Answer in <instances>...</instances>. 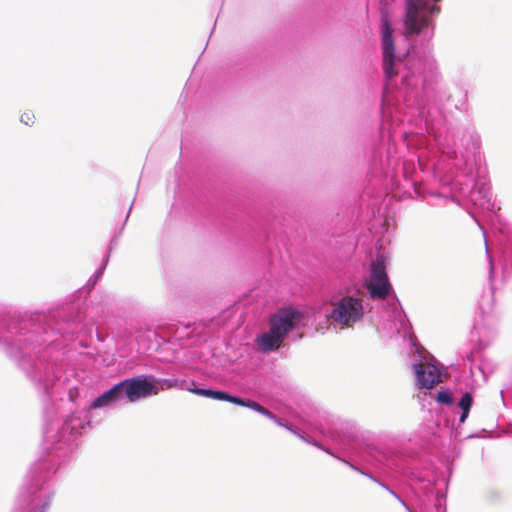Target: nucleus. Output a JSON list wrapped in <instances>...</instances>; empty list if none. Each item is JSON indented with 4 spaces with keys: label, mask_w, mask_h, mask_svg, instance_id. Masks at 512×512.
Wrapping results in <instances>:
<instances>
[{
    "label": "nucleus",
    "mask_w": 512,
    "mask_h": 512,
    "mask_svg": "<svg viewBox=\"0 0 512 512\" xmlns=\"http://www.w3.org/2000/svg\"><path fill=\"white\" fill-rule=\"evenodd\" d=\"M391 288L386 273L385 259L382 255L377 256L371 263L370 280L367 284L370 297L372 299H385L389 295Z\"/></svg>",
    "instance_id": "obj_2"
},
{
    "label": "nucleus",
    "mask_w": 512,
    "mask_h": 512,
    "mask_svg": "<svg viewBox=\"0 0 512 512\" xmlns=\"http://www.w3.org/2000/svg\"><path fill=\"white\" fill-rule=\"evenodd\" d=\"M472 405V396L470 393L463 394L460 399L459 406L462 409V414L460 416V422H464L468 416L469 410Z\"/></svg>",
    "instance_id": "obj_11"
},
{
    "label": "nucleus",
    "mask_w": 512,
    "mask_h": 512,
    "mask_svg": "<svg viewBox=\"0 0 512 512\" xmlns=\"http://www.w3.org/2000/svg\"><path fill=\"white\" fill-rule=\"evenodd\" d=\"M231 403H233L235 405L250 408V409L270 418L276 424L282 426L281 421L274 414H272L268 409H266L265 407H263L262 405H260L259 403L255 402V401L245 400V399L233 396Z\"/></svg>",
    "instance_id": "obj_8"
},
{
    "label": "nucleus",
    "mask_w": 512,
    "mask_h": 512,
    "mask_svg": "<svg viewBox=\"0 0 512 512\" xmlns=\"http://www.w3.org/2000/svg\"><path fill=\"white\" fill-rule=\"evenodd\" d=\"M119 384L123 396H125L129 402H136L142 398L157 395L159 393V387L152 379H148L147 377L126 379L121 381Z\"/></svg>",
    "instance_id": "obj_3"
},
{
    "label": "nucleus",
    "mask_w": 512,
    "mask_h": 512,
    "mask_svg": "<svg viewBox=\"0 0 512 512\" xmlns=\"http://www.w3.org/2000/svg\"><path fill=\"white\" fill-rule=\"evenodd\" d=\"M35 120V115L32 111L28 110V111H25L22 115H21V122H23L24 124L26 125H30L34 122Z\"/></svg>",
    "instance_id": "obj_13"
},
{
    "label": "nucleus",
    "mask_w": 512,
    "mask_h": 512,
    "mask_svg": "<svg viewBox=\"0 0 512 512\" xmlns=\"http://www.w3.org/2000/svg\"><path fill=\"white\" fill-rule=\"evenodd\" d=\"M123 397L120 384L114 385L111 389L105 391L97 397L90 405L91 409H97L109 405L111 402L119 400Z\"/></svg>",
    "instance_id": "obj_7"
},
{
    "label": "nucleus",
    "mask_w": 512,
    "mask_h": 512,
    "mask_svg": "<svg viewBox=\"0 0 512 512\" xmlns=\"http://www.w3.org/2000/svg\"><path fill=\"white\" fill-rule=\"evenodd\" d=\"M436 401L442 404H451L453 402L452 396L446 391L438 392L436 395Z\"/></svg>",
    "instance_id": "obj_12"
},
{
    "label": "nucleus",
    "mask_w": 512,
    "mask_h": 512,
    "mask_svg": "<svg viewBox=\"0 0 512 512\" xmlns=\"http://www.w3.org/2000/svg\"><path fill=\"white\" fill-rule=\"evenodd\" d=\"M417 385L419 388L432 389L441 381V374L438 368L430 363H419L414 365Z\"/></svg>",
    "instance_id": "obj_6"
},
{
    "label": "nucleus",
    "mask_w": 512,
    "mask_h": 512,
    "mask_svg": "<svg viewBox=\"0 0 512 512\" xmlns=\"http://www.w3.org/2000/svg\"><path fill=\"white\" fill-rule=\"evenodd\" d=\"M300 321V313L293 309L282 310L270 318V327L273 333L284 340L288 332L293 330Z\"/></svg>",
    "instance_id": "obj_5"
},
{
    "label": "nucleus",
    "mask_w": 512,
    "mask_h": 512,
    "mask_svg": "<svg viewBox=\"0 0 512 512\" xmlns=\"http://www.w3.org/2000/svg\"><path fill=\"white\" fill-rule=\"evenodd\" d=\"M392 28L388 18H382V48H383V69L387 78L394 77L397 73L394 70V40Z\"/></svg>",
    "instance_id": "obj_4"
},
{
    "label": "nucleus",
    "mask_w": 512,
    "mask_h": 512,
    "mask_svg": "<svg viewBox=\"0 0 512 512\" xmlns=\"http://www.w3.org/2000/svg\"><path fill=\"white\" fill-rule=\"evenodd\" d=\"M363 316L362 300L352 296H345L334 303L329 314L330 319L341 328L353 327Z\"/></svg>",
    "instance_id": "obj_1"
},
{
    "label": "nucleus",
    "mask_w": 512,
    "mask_h": 512,
    "mask_svg": "<svg viewBox=\"0 0 512 512\" xmlns=\"http://www.w3.org/2000/svg\"><path fill=\"white\" fill-rule=\"evenodd\" d=\"M259 348L263 352H271L277 350L283 340L280 339L279 335L273 333L271 329L268 332L263 333L257 340Z\"/></svg>",
    "instance_id": "obj_9"
},
{
    "label": "nucleus",
    "mask_w": 512,
    "mask_h": 512,
    "mask_svg": "<svg viewBox=\"0 0 512 512\" xmlns=\"http://www.w3.org/2000/svg\"><path fill=\"white\" fill-rule=\"evenodd\" d=\"M193 392L197 395H200V396H205V397H209V398H213V399H216V400H222V401H227V402H230L231 403V400L233 398L232 395H229L225 392H222V391H217V390H211V389H200V388H197L195 390H193Z\"/></svg>",
    "instance_id": "obj_10"
}]
</instances>
